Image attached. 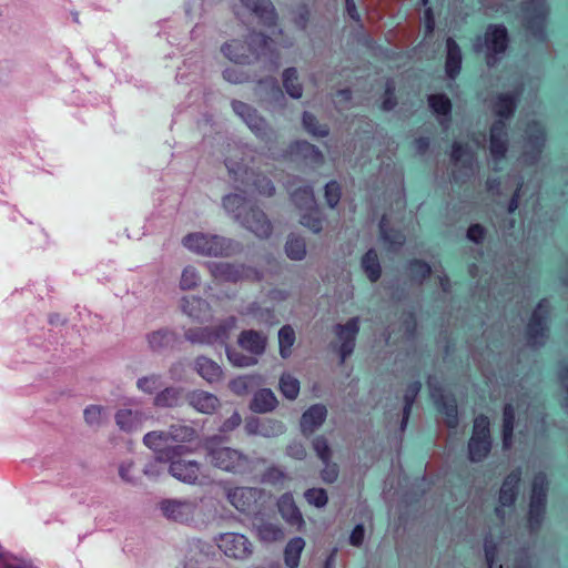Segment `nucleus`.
I'll return each mask as SVG.
<instances>
[{"label": "nucleus", "instance_id": "1", "mask_svg": "<svg viewBox=\"0 0 568 568\" xmlns=\"http://www.w3.org/2000/svg\"><path fill=\"white\" fill-rule=\"evenodd\" d=\"M223 207L241 226L258 239H267L272 234V223L266 214L245 194L232 193L223 197Z\"/></svg>", "mask_w": 568, "mask_h": 568}, {"label": "nucleus", "instance_id": "2", "mask_svg": "<svg viewBox=\"0 0 568 568\" xmlns=\"http://www.w3.org/2000/svg\"><path fill=\"white\" fill-rule=\"evenodd\" d=\"M521 94L523 88L518 87L513 92L498 94L494 103V112L500 118L493 123L490 129L489 151L495 162L504 159L507 152V124L504 119H508L514 114Z\"/></svg>", "mask_w": 568, "mask_h": 568}, {"label": "nucleus", "instance_id": "3", "mask_svg": "<svg viewBox=\"0 0 568 568\" xmlns=\"http://www.w3.org/2000/svg\"><path fill=\"white\" fill-rule=\"evenodd\" d=\"M271 43V38L264 33L252 32L247 37V49L251 54H246L245 47L236 40L223 44L221 50L227 59L240 64L251 63L252 57L256 60L267 58L268 70L275 71L278 64L273 57Z\"/></svg>", "mask_w": 568, "mask_h": 568}, {"label": "nucleus", "instance_id": "4", "mask_svg": "<svg viewBox=\"0 0 568 568\" xmlns=\"http://www.w3.org/2000/svg\"><path fill=\"white\" fill-rule=\"evenodd\" d=\"M182 243L191 252L203 256L230 257L243 251V245L233 239L202 232L185 235Z\"/></svg>", "mask_w": 568, "mask_h": 568}, {"label": "nucleus", "instance_id": "5", "mask_svg": "<svg viewBox=\"0 0 568 568\" xmlns=\"http://www.w3.org/2000/svg\"><path fill=\"white\" fill-rule=\"evenodd\" d=\"M204 450L206 462L223 471L243 475L253 468L251 458L239 449L207 442Z\"/></svg>", "mask_w": 568, "mask_h": 568}, {"label": "nucleus", "instance_id": "6", "mask_svg": "<svg viewBox=\"0 0 568 568\" xmlns=\"http://www.w3.org/2000/svg\"><path fill=\"white\" fill-rule=\"evenodd\" d=\"M508 47V32L503 24H489L484 37L474 42L475 52H485L487 64L494 67Z\"/></svg>", "mask_w": 568, "mask_h": 568}, {"label": "nucleus", "instance_id": "7", "mask_svg": "<svg viewBox=\"0 0 568 568\" xmlns=\"http://www.w3.org/2000/svg\"><path fill=\"white\" fill-rule=\"evenodd\" d=\"M237 318L229 316L215 326L191 327L184 332V337L191 344L214 345L226 344L231 332L235 328Z\"/></svg>", "mask_w": 568, "mask_h": 568}, {"label": "nucleus", "instance_id": "8", "mask_svg": "<svg viewBox=\"0 0 568 568\" xmlns=\"http://www.w3.org/2000/svg\"><path fill=\"white\" fill-rule=\"evenodd\" d=\"M232 109L260 140L267 144L276 142V132L267 124V122L257 113L254 108L242 101L233 100Z\"/></svg>", "mask_w": 568, "mask_h": 568}, {"label": "nucleus", "instance_id": "9", "mask_svg": "<svg viewBox=\"0 0 568 568\" xmlns=\"http://www.w3.org/2000/svg\"><path fill=\"white\" fill-rule=\"evenodd\" d=\"M491 448L489 419L479 415L474 420L473 435L468 443L469 459L474 463L481 462Z\"/></svg>", "mask_w": 568, "mask_h": 568}, {"label": "nucleus", "instance_id": "10", "mask_svg": "<svg viewBox=\"0 0 568 568\" xmlns=\"http://www.w3.org/2000/svg\"><path fill=\"white\" fill-rule=\"evenodd\" d=\"M548 481L544 473H538L532 480V491L529 505L528 524L530 530L537 531L542 523L546 497H547Z\"/></svg>", "mask_w": 568, "mask_h": 568}, {"label": "nucleus", "instance_id": "11", "mask_svg": "<svg viewBox=\"0 0 568 568\" xmlns=\"http://www.w3.org/2000/svg\"><path fill=\"white\" fill-rule=\"evenodd\" d=\"M523 18L527 30L538 39H545V24L548 14L546 0H526L521 7Z\"/></svg>", "mask_w": 568, "mask_h": 568}, {"label": "nucleus", "instance_id": "12", "mask_svg": "<svg viewBox=\"0 0 568 568\" xmlns=\"http://www.w3.org/2000/svg\"><path fill=\"white\" fill-rule=\"evenodd\" d=\"M219 549L227 557L246 560L253 554V544L243 534L224 532L215 537Z\"/></svg>", "mask_w": 568, "mask_h": 568}, {"label": "nucleus", "instance_id": "13", "mask_svg": "<svg viewBox=\"0 0 568 568\" xmlns=\"http://www.w3.org/2000/svg\"><path fill=\"white\" fill-rule=\"evenodd\" d=\"M550 313L548 300H541L534 310L527 325V343L531 347L544 345L547 337V321Z\"/></svg>", "mask_w": 568, "mask_h": 568}, {"label": "nucleus", "instance_id": "14", "mask_svg": "<svg viewBox=\"0 0 568 568\" xmlns=\"http://www.w3.org/2000/svg\"><path fill=\"white\" fill-rule=\"evenodd\" d=\"M143 443L155 453L158 460L169 462L181 456L185 447L183 445H171L166 430L149 432L143 437Z\"/></svg>", "mask_w": 568, "mask_h": 568}, {"label": "nucleus", "instance_id": "15", "mask_svg": "<svg viewBox=\"0 0 568 568\" xmlns=\"http://www.w3.org/2000/svg\"><path fill=\"white\" fill-rule=\"evenodd\" d=\"M206 267L214 280L220 282L236 283L250 278L256 272L245 264L227 262H207Z\"/></svg>", "mask_w": 568, "mask_h": 568}, {"label": "nucleus", "instance_id": "16", "mask_svg": "<svg viewBox=\"0 0 568 568\" xmlns=\"http://www.w3.org/2000/svg\"><path fill=\"white\" fill-rule=\"evenodd\" d=\"M160 508L168 519L189 523L195 517L199 504L193 499H165L161 501Z\"/></svg>", "mask_w": 568, "mask_h": 568}, {"label": "nucleus", "instance_id": "17", "mask_svg": "<svg viewBox=\"0 0 568 568\" xmlns=\"http://www.w3.org/2000/svg\"><path fill=\"white\" fill-rule=\"evenodd\" d=\"M333 331L341 344L338 352L343 364L355 349L356 337L359 332V317H352L345 324H336Z\"/></svg>", "mask_w": 568, "mask_h": 568}, {"label": "nucleus", "instance_id": "18", "mask_svg": "<svg viewBox=\"0 0 568 568\" xmlns=\"http://www.w3.org/2000/svg\"><path fill=\"white\" fill-rule=\"evenodd\" d=\"M452 161L458 169L454 172L456 181L474 175L477 171V162L474 152L468 145L459 142L453 143Z\"/></svg>", "mask_w": 568, "mask_h": 568}, {"label": "nucleus", "instance_id": "19", "mask_svg": "<svg viewBox=\"0 0 568 568\" xmlns=\"http://www.w3.org/2000/svg\"><path fill=\"white\" fill-rule=\"evenodd\" d=\"M263 490L256 487H234L226 490V499L240 513H251L261 499Z\"/></svg>", "mask_w": 568, "mask_h": 568}, {"label": "nucleus", "instance_id": "20", "mask_svg": "<svg viewBox=\"0 0 568 568\" xmlns=\"http://www.w3.org/2000/svg\"><path fill=\"white\" fill-rule=\"evenodd\" d=\"M525 133L526 144L523 161L527 164H534L540 156L545 143V131L538 122H532L527 125Z\"/></svg>", "mask_w": 568, "mask_h": 568}, {"label": "nucleus", "instance_id": "21", "mask_svg": "<svg viewBox=\"0 0 568 568\" xmlns=\"http://www.w3.org/2000/svg\"><path fill=\"white\" fill-rule=\"evenodd\" d=\"M145 341L148 344V349L151 353L164 354L175 348L180 342V337L173 329L162 327L148 333L145 335Z\"/></svg>", "mask_w": 568, "mask_h": 568}, {"label": "nucleus", "instance_id": "22", "mask_svg": "<svg viewBox=\"0 0 568 568\" xmlns=\"http://www.w3.org/2000/svg\"><path fill=\"white\" fill-rule=\"evenodd\" d=\"M428 387L430 396L438 406L439 410L445 414V423L449 428H455L458 425L457 405L454 399L446 400L443 395V389L434 377L428 378Z\"/></svg>", "mask_w": 568, "mask_h": 568}, {"label": "nucleus", "instance_id": "23", "mask_svg": "<svg viewBox=\"0 0 568 568\" xmlns=\"http://www.w3.org/2000/svg\"><path fill=\"white\" fill-rule=\"evenodd\" d=\"M169 462V473L171 476L185 484H195L197 481L202 468L200 463L181 458H173Z\"/></svg>", "mask_w": 568, "mask_h": 568}, {"label": "nucleus", "instance_id": "24", "mask_svg": "<svg viewBox=\"0 0 568 568\" xmlns=\"http://www.w3.org/2000/svg\"><path fill=\"white\" fill-rule=\"evenodd\" d=\"M239 346L246 351L251 356L258 358L262 356L267 346V335L255 329H244L237 337Z\"/></svg>", "mask_w": 568, "mask_h": 568}, {"label": "nucleus", "instance_id": "25", "mask_svg": "<svg viewBox=\"0 0 568 568\" xmlns=\"http://www.w3.org/2000/svg\"><path fill=\"white\" fill-rule=\"evenodd\" d=\"M182 312L195 322H207L212 317L210 304L199 296H185L181 301Z\"/></svg>", "mask_w": 568, "mask_h": 568}, {"label": "nucleus", "instance_id": "26", "mask_svg": "<svg viewBox=\"0 0 568 568\" xmlns=\"http://www.w3.org/2000/svg\"><path fill=\"white\" fill-rule=\"evenodd\" d=\"M189 405L202 414H213L221 403L216 395L202 389H194L186 394Z\"/></svg>", "mask_w": 568, "mask_h": 568}, {"label": "nucleus", "instance_id": "27", "mask_svg": "<svg viewBox=\"0 0 568 568\" xmlns=\"http://www.w3.org/2000/svg\"><path fill=\"white\" fill-rule=\"evenodd\" d=\"M184 397V388L181 386H166L161 388L152 399V405L158 409H171L181 406Z\"/></svg>", "mask_w": 568, "mask_h": 568}, {"label": "nucleus", "instance_id": "28", "mask_svg": "<svg viewBox=\"0 0 568 568\" xmlns=\"http://www.w3.org/2000/svg\"><path fill=\"white\" fill-rule=\"evenodd\" d=\"M194 371L209 384H216L223 379L222 367L204 355L194 359Z\"/></svg>", "mask_w": 568, "mask_h": 568}, {"label": "nucleus", "instance_id": "29", "mask_svg": "<svg viewBox=\"0 0 568 568\" xmlns=\"http://www.w3.org/2000/svg\"><path fill=\"white\" fill-rule=\"evenodd\" d=\"M327 409L322 404H314L301 417V430L304 435L315 432L325 422Z\"/></svg>", "mask_w": 568, "mask_h": 568}, {"label": "nucleus", "instance_id": "30", "mask_svg": "<svg viewBox=\"0 0 568 568\" xmlns=\"http://www.w3.org/2000/svg\"><path fill=\"white\" fill-rule=\"evenodd\" d=\"M244 7L255 13L263 24H276L277 13L271 0H241Z\"/></svg>", "mask_w": 568, "mask_h": 568}, {"label": "nucleus", "instance_id": "31", "mask_svg": "<svg viewBox=\"0 0 568 568\" xmlns=\"http://www.w3.org/2000/svg\"><path fill=\"white\" fill-rule=\"evenodd\" d=\"M244 178L242 179L241 186H236V190L246 193L247 187L253 185L254 189L262 195L272 196L275 193V186L273 182L265 175L255 174L254 172H248L245 170L243 172Z\"/></svg>", "mask_w": 568, "mask_h": 568}, {"label": "nucleus", "instance_id": "32", "mask_svg": "<svg viewBox=\"0 0 568 568\" xmlns=\"http://www.w3.org/2000/svg\"><path fill=\"white\" fill-rule=\"evenodd\" d=\"M463 55L459 45L453 38L446 40L445 71L449 79L455 80L462 69Z\"/></svg>", "mask_w": 568, "mask_h": 568}, {"label": "nucleus", "instance_id": "33", "mask_svg": "<svg viewBox=\"0 0 568 568\" xmlns=\"http://www.w3.org/2000/svg\"><path fill=\"white\" fill-rule=\"evenodd\" d=\"M521 478V470H513L504 480L499 491V503L503 507L511 506L518 494V485Z\"/></svg>", "mask_w": 568, "mask_h": 568}, {"label": "nucleus", "instance_id": "34", "mask_svg": "<svg viewBox=\"0 0 568 568\" xmlns=\"http://www.w3.org/2000/svg\"><path fill=\"white\" fill-rule=\"evenodd\" d=\"M277 507L283 519L290 525L300 527L304 524L302 514L291 494H284L278 499Z\"/></svg>", "mask_w": 568, "mask_h": 568}, {"label": "nucleus", "instance_id": "35", "mask_svg": "<svg viewBox=\"0 0 568 568\" xmlns=\"http://www.w3.org/2000/svg\"><path fill=\"white\" fill-rule=\"evenodd\" d=\"M277 406V399L274 393L268 388H262L254 393L250 404L251 410L265 414L272 412Z\"/></svg>", "mask_w": 568, "mask_h": 568}, {"label": "nucleus", "instance_id": "36", "mask_svg": "<svg viewBox=\"0 0 568 568\" xmlns=\"http://www.w3.org/2000/svg\"><path fill=\"white\" fill-rule=\"evenodd\" d=\"M253 529L256 536L263 542H273L283 538V530L277 524L265 521L263 519H255L253 523Z\"/></svg>", "mask_w": 568, "mask_h": 568}, {"label": "nucleus", "instance_id": "37", "mask_svg": "<svg viewBox=\"0 0 568 568\" xmlns=\"http://www.w3.org/2000/svg\"><path fill=\"white\" fill-rule=\"evenodd\" d=\"M257 94L266 102H277L284 99V94L278 85V82L273 77L262 79L257 83Z\"/></svg>", "mask_w": 568, "mask_h": 568}, {"label": "nucleus", "instance_id": "38", "mask_svg": "<svg viewBox=\"0 0 568 568\" xmlns=\"http://www.w3.org/2000/svg\"><path fill=\"white\" fill-rule=\"evenodd\" d=\"M379 230L384 243L388 245V250L396 252L403 246L405 235L400 231L388 229L386 216L381 219Z\"/></svg>", "mask_w": 568, "mask_h": 568}, {"label": "nucleus", "instance_id": "39", "mask_svg": "<svg viewBox=\"0 0 568 568\" xmlns=\"http://www.w3.org/2000/svg\"><path fill=\"white\" fill-rule=\"evenodd\" d=\"M291 197L300 210H313L316 206L314 192L310 185L300 186L291 191Z\"/></svg>", "mask_w": 568, "mask_h": 568}, {"label": "nucleus", "instance_id": "40", "mask_svg": "<svg viewBox=\"0 0 568 568\" xmlns=\"http://www.w3.org/2000/svg\"><path fill=\"white\" fill-rule=\"evenodd\" d=\"M305 541L301 537L292 538L284 549V560L288 568H297Z\"/></svg>", "mask_w": 568, "mask_h": 568}, {"label": "nucleus", "instance_id": "41", "mask_svg": "<svg viewBox=\"0 0 568 568\" xmlns=\"http://www.w3.org/2000/svg\"><path fill=\"white\" fill-rule=\"evenodd\" d=\"M115 423L118 427L123 432H132L134 430L140 422H141V414L138 410L132 409H119L115 413Z\"/></svg>", "mask_w": 568, "mask_h": 568}, {"label": "nucleus", "instance_id": "42", "mask_svg": "<svg viewBox=\"0 0 568 568\" xmlns=\"http://www.w3.org/2000/svg\"><path fill=\"white\" fill-rule=\"evenodd\" d=\"M292 152L303 156L312 164H320L323 162L322 152L313 144L306 141H297L292 145Z\"/></svg>", "mask_w": 568, "mask_h": 568}, {"label": "nucleus", "instance_id": "43", "mask_svg": "<svg viewBox=\"0 0 568 568\" xmlns=\"http://www.w3.org/2000/svg\"><path fill=\"white\" fill-rule=\"evenodd\" d=\"M362 268L371 282L381 277L382 268L375 250H368L362 258Z\"/></svg>", "mask_w": 568, "mask_h": 568}, {"label": "nucleus", "instance_id": "44", "mask_svg": "<svg viewBox=\"0 0 568 568\" xmlns=\"http://www.w3.org/2000/svg\"><path fill=\"white\" fill-rule=\"evenodd\" d=\"M420 388H422L420 382L416 381V382L409 384L407 389H406V392H405V395H404V407H403V418H402V422H400V430L402 432H404L406 426H407L413 404H414L417 395L419 394Z\"/></svg>", "mask_w": 568, "mask_h": 568}, {"label": "nucleus", "instance_id": "45", "mask_svg": "<svg viewBox=\"0 0 568 568\" xmlns=\"http://www.w3.org/2000/svg\"><path fill=\"white\" fill-rule=\"evenodd\" d=\"M285 253L292 261H302L306 256L305 240L295 234H291L285 243Z\"/></svg>", "mask_w": 568, "mask_h": 568}, {"label": "nucleus", "instance_id": "46", "mask_svg": "<svg viewBox=\"0 0 568 568\" xmlns=\"http://www.w3.org/2000/svg\"><path fill=\"white\" fill-rule=\"evenodd\" d=\"M514 423L515 409L511 404L507 403L503 414V446L505 449L510 448L513 444Z\"/></svg>", "mask_w": 568, "mask_h": 568}, {"label": "nucleus", "instance_id": "47", "mask_svg": "<svg viewBox=\"0 0 568 568\" xmlns=\"http://www.w3.org/2000/svg\"><path fill=\"white\" fill-rule=\"evenodd\" d=\"M166 433L171 445L191 442L195 436V429L184 424L171 425Z\"/></svg>", "mask_w": 568, "mask_h": 568}, {"label": "nucleus", "instance_id": "48", "mask_svg": "<svg viewBox=\"0 0 568 568\" xmlns=\"http://www.w3.org/2000/svg\"><path fill=\"white\" fill-rule=\"evenodd\" d=\"M295 343V332L291 325H284L278 331V346L282 358H288Z\"/></svg>", "mask_w": 568, "mask_h": 568}, {"label": "nucleus", "instance_id": "49", "mask_svg": "<svg viewBox=\"0 0 568 568\" xmlns=\"http://www.w3.org/2000/svg\"><path fill=\"white\" fill-rule=\"evenodd\" d=\"M429 106L434 113L445 116L440 123L445 125L452 111L450 100L445 94H432L428 98Z\"/></svg>", "mask_w": 568, "mask_h": 568}, {"label": "nucleus", "instance_id": "50", "mask_svg": "<svg viewBox=\"0 0 568 568\" xmlns=\"http://www.w3.org/2000/svg\"><path fill=\"white\" fill-rule=\"evenodd\" d=\"M283 85L285 91L293 99H298L302 97L303 88L298 82L297 71L295 68H287L283 72Z\"/></svg>", "mask_w": 568, "mask_h": 568}, {"label": "nucleus", "instance_id": "51", "mask_svg": "<svg viewBox=\"0 0 568 568\" xmlns=\"http://www.w3.org/2000/svg\"><path fill=\"white\" fill-rule=\"evenodd\" d=\"M162 386V376L156 373H152L145 376L138 378L136 388L146 395H153L161 389Z\"/></svg>", "mask_w": 568, "mask_h": 568}, {"label": "nucleus", "instance_id": "52", "mask_svg": "<svg viewBox=\"0 0 568 568\" xmlns=\"http://www.w3.org/2000/svg\"><path fill=\"white\" fill-rule=\"evenodd\" d=\"M225 345V353L229 362L234 367H251L258 363V359L255 356H251L250 354H243L242 352Z\"/></svg>", "mask_w": 568, "mask_h": 568}, {"label": "nucleus", "instance_id": "53", "mask_svg": "<svg viewBox=\"0 0 568 568\" xmlns=\"http://www.w3.org/2000/svg\"><path fill=\"white\" fill-rule=\"evenodd\" d=\"M323 216L315 206L313 210H306L301 216V224L317 234L323 230Z\"/></svg>", "mask_w": 568, "mask_h": 568}, {"label": "nucleus", "instance_id": "54", "mask_svg": "<svg viewBox=\"0 0 568 568\" xmlns=\"http://www.w3.org/2000/svg\"><path fill=\"white\" fill-rule=\"evenodd\" d=\"M280 389L287 399H295L300 393V382L290 374H283L280 378Z\"/></svg>", "mask_w": 568, "mask_h": 568}, {"label": "nucleus", "instance_id": "55", "mask_svg": "<svg viewBox=\"0 0 568 568\" xmlns=\"http://www.w3.org/2000/svg\"><path fill=\"white\" fill-rule=\"evenodd\" d=\"M430 273V265L422 260H413L408 263V274L410 278L419 284L428 277Z\"/></svg>", "mask_w": 568, "mask_h": 568}, {"label": "nucleus", "instance_id": "56", "mask_svg": "<svg viewBox=\"0 0 568 568\" xmlns=\"http://www.w3.org/2000/svg\"><path fill=\"white\" fill-rule=\"evenodd\" d=\"M200 275L194 266H186L182 271L180 287L183 291L193 290L199 285Z\"/></svg>", "mask_w": 568, "mask_h": 568}, {"label": "nucleus", "instance_id": "57", "mask_svg": "<svg viewBox=\"0 0 568 568\" xmlns=\"http://www.w3.org/2000/svg\"><path fill=\"white\" fill-rule=\"evenodd\" d=\"M306 501L316 508H323L327 505L328 497L324 488H310L304 493Z\"/></svg>", "mask_w": 568, "mask_h": 568}, {"label": "nucleus", "instance_id": "58", "mask_svg": "<svg viewBox=\"0 0 568 568\" xmlns=\"http://www.w3.org/2000/svg\"><path fill=\"white\" fill-rule=\"evenodd\" d=\"M303 125L307 132L315 136H326L328 129L325 125H320L316 118L310 112L303 113Z\"/></svg>", "mask_w": 568, "mask_h": 568}, {"label": "nucleus", "instance_id": "59", "mask_svg": "<svg viewBox=\"0 0 568 568\" xmlns=\"http://www.w3.org/2000/svg\"><path fill=\"white\" fill-rule=\"evenodd\" d=\"M395 89L396 85L394 80L388 79L385 83V93L382 102V109L384 111H390L396 106L397 100L395 98Z\"/></svg>", "mask_w": 568, "mask_h": 568}, {"label": "nucleus", "instance_id": "60", "mask_svg": "<svg viewBox=\"0 0 568 568\" xmlns=\"http://www.w3.org/2000/svg\"><path fill=\"white\" fill-rule=\"evenodd\" d=\"M286 477V473L278 466L268 467L263 474L261 481L264 484L275 485L284 480Z\"/></svg>", "mask_w": 568, "mask_h": 568}, {"label": "nucleus", "instance_id": "61", "mask_svg": "<svg viewBox=\"0 0 568 568\" xmlns=\"http://www.w3.org/2000/svg\"><path fill=\"white\" fill-rule=\"evenodd\" d=\"M341 186L336 181H329L325 185V200L329 207H335L341 200Z\"/></svg>", "mask_w": 568, "mask_h": 568}, {"label": "nucleus", "instance_id": "62", "mask_svg": "<svg viewBox=\"0 0 568 568\" xmlns=\"http://www.w3.org/2000/svg\"><path fill=\"white\" fill-rule=\"evenodd\" d=\"M252 385V379L247 376H240L237 378L232 379L229 383L230 389L239 396L246 395Z\"/></svg>", "mask_w": 568, "mask_h": 568}, {"label": "nucleus", "instance_id": "63", "mask_svg": "<svg viewBox=\"0 0 568 568\" xmlns=\"http://www.w3.org/2000/svg\"><path fill=\"white\" fill-rule=\"evenodd\" d=\"M85 423L90 426H99L102 423L103 407L90 405L84 409Z\"/></svg>", "mask_w": 568, "mask_h": 568}, {"label": "nucleus", "instance_id": "64", "mask_svg": "<svg viewBox=\"0 0 568 568\" xmlns=\"http://www.w3.org/2000/svg\"><path fill=\"white\" fill-rule=\"evenodd\" d=\"M313 448L322 462L331 459V448L324 436H317L313 440Z\"/></svg>", "mask_w": 568, "mask_h": 568}]
</instances>
